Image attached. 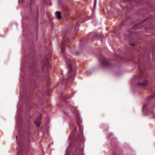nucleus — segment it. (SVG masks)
<instances>
[{
  "instance_id": "nucleus-7",
  "label": "nucleus",
  "mask_w": 155,
  "mask_h": 155,
  "mask_svg": "<svg viewBox=\"0 0 155 155\" xmlns=\"http://www.w3.org/2000/svg\"><path fill=\"white\" fill-rule=\"evenodd\" d=\"M67 45V42L66 39H64V41L61 43V53L63 54L64 52V49L66 45Z\"/></svg>"
},
{
  "instance_id": "nucleus-11",
  "label": "nucleus",
  "mask_w": 155,
  "mask_h": 155,
  "mask_svg": "<svg viewBox=\"0 0 155 155\" xmlns=\"http://www.w3.org/2000/svg\"><path fill=\"white\" fill-rule=\"evenodd\" d=\"M62 83L63 84H64V88H66L69 87L71 82H63Z\"/></svg>"
},
{
  "instance_id": "nucleus-14",
  "label": "nucleus",
  "mask_w": 155,
  "mask_h": 155,
  "mask_svg": "<svg viewBox=\"0 0 155 155\" xmlns=\"http://www.w3.org/2000/svg\"><path fill=\"white\" fill-rule=\"evenodd\" d=\"M130 45L131 46H134L136 45V44L135 43H134V42H130Z\"/></svg>"
},
{
  "instance_id": "nucleus-10",
  "label": "nucleus",
  "mask_w": 155,
  "mask_h": 155,
  "mask_svg": "<svg viewBox=\"0 0 155 155\" xmlns=\"http://www.w3.org/2000/svg\"><path fill=\"white\" fill-rule=\"evenodd\" d=\"M148 81L147 80H145L143 83L138 82V85L140 86H144L148 84Z\"/></svg>"
},
{
  "instance_id": "nucleus-15",
  "label": "nucleus",
  "mask_w": 155,
  "mask_h": 155,
  "mask_svg": "<svg viewBox=\"0 0 155 155\" xmlns=\"http://www.w3.org/2000/svg\"><path fill=\"white\" fill-rule=\"evenodd\" d=\"M143 74L142 73H141L139 77L138 78H141L143 77Z\"/></svg>"
},
{
  "instance_id": "nucleus-1",
  "label": "nucleus",
  "mask_w": 155,
  "mask_h": 155,
  "mask_svg": "<svg viewBox=\"0 0 155 155\" xmlns=\"http://www.w3.org/2000/svg\"><path fill=\"white\" fill-rule=\"evenodd\" d=\"M66 62L67 65L68 70L67 80L68 81H71L74 79V68L75 66V61L73 59L67 57L66 59Z\"/></svg>"
},
{
  "instance_id": "nucleus-2",
  "label": "nucleus",
  "mask_w": 155,
  "mask_h": 155,
  "mask_svg": "<svg viewBox=\"0 0 155 155\" xmlns=\"http://www.w3.org/2000/svg\"><path fill=\"white\" fill-rule=\"evenodd\" d=\"M77 128H75L73 132L74 135V138L75 142V146L76 147L77 150H78L79 148V146L81 142L83 141L84 137L82 135V131H81L80 133L77 134L76 136H75L76 133Z\"/></svg>"
},
{
  "instance_id": "nucleus-18",
  "label": "nucleus",
  "mask_w": 155,
  "mask_h": 155,
  "mask_svg": "<svg viewBox=\"0 0 155 155\" xmlns=\"http://www.w3.org/2000/svg\"><path fill=\"white\" fill-rule=\"evenodd\" d=\"M32 2V0H30V5H31V3Z\"/></svg>"
},
{
  "instance_id": "nucleus-19",
  "label": "nucleus",
  "mask_w": 155,
  "mask_h": 155,
  "mask_svg": "<svg viewBox=\"0 0 155 155\" xmlns=\"http://www.w3.org/2000/svg\"><path fill=\"white\" fill-rule=\"evenodd\" d=\"M151 97H155V93H153V95Z\"/></svg>"
},
{
  "instance_id": "nucleus-8",
  "label": "nucleus",
  "mask_w": 155,
  "mask_h": 155,
  "mask_svg": "<svg viewBox=\"0 0 155 155\" xmlns=\"http://www.w3.org/2000/svg\"><path fill=\"white\" fill-rule=\"evenodd\" d=\"M149 20L148 19H147L145 20H143V21H141L139 24H136L135 25L134 28H140L141 27H142L143 25V23H145V22L147 21H148Z\"/></svg>"
},
{
  "instance_id": "nucleus-13",
  "label": "nucleus",
  "mask_w": 155,
  "mask_h": 155,
  "mask_svg": "<svg viewBox=\"0 0 155 155\" xmlns=\"http://www.w3.org/2000/svg\"><path fill=\"white\" fill-rule=\"evenodd\" d=\"M49 75L48 74L47 75V77H46V79H47V85H48V81H49Z\"/></svg>"
},
{
  "instance_id": "nucleus-12",
  "label": "nucleus",
  "mask_w": 155,
  "mask_h": 155,
  "mask_svg": "<svg viewBox=\"0 0 155 155\" xmlns=\"http://www.w3.org/2000/svg\"><path fill=\"white\" fill-rule=\"evenodd\" d=\"M55 14L56 15L58 19H60L61 18V13L58 11H56L55 12Z\"/></svg>"
},
{
  "instance_id": "nucleus-17",
  "label": "nucleus",
  "mask_w": 155,
  "mask_h": 155,
  "mask_svg": "<svg viewBox=\"0 0 155 155\" xmlns=\"http://www.w3.org/2000/svg\"><path fill=\"white\" fill-rule=\"evenodd\" d=\"M141 1V0H134V2H135V3H139V1Z\"/></svg>"
},
{
  "instance_id": "nucleus-20",
  "label": "nucleus",
  "mask_w": 155,
  "mask_h": 155,
  "mask_svg": "<svg viewBox=\"0 0 155 155\" xmlns=\"http://www.w3.org/2000/svg\"><path fill=\"white\" fill-rule=\"evenodd\" d=\"M76 53L77 54H79V53L78 52H77Z\"/></svg>"
},
{
  "instance_id": "nucleus-16",
  "label": "nucleus",
  "mask_w": 155,
  "mask_h": 155,
  "mask_svg": "<svg viewBox=\"0 0 155 155\" xmlns=\"http://www.w3.org/2000/svg\"><path fill=\"white\" fill-rule=\"evenodd\" d=\"M38 13L37 12V15H36V20L37 21L38 19Z\"/></svg>"
},
{
  "instance_id": "nucleus-5",
  "label": "nucleus",
  "mask_w": 155,
  "mask_h": 155,
  "mask_svg": "<svg viewBox=\"0 0 155 155\" xmlns=\"http://www.w3.org/2000/svg\"><path fill=\"white\" fill-rule=\"evenodd\" d=\"M100 61L102 65L105 67H109L111 65V64L107 59L103 57L100 59Z\"/></svg>"
},
{
  "instance_id": "nucleus-21",
  "label": "nucleus",
  "mask_w": 155,
  "mask_h": 155,
  "mask_svg": "<svg viewBox=\"0 0 155 155\" xmlns=\"http://www.w3.org/2000/svg\"><path fill=\"white\" fill-rule=\"evenodd\" d=\"M30 9L31 10V8L30 7Z\"/></svg>"
},
{
  "instance_id": "nucleus-9",
  "label": "nucleus",
  "mask_w": 155,
  "mask_h": 155,
  "mask_svg": "<svg viewBox=\"0 0 155 155\" xmlns=\"http://www.w3.org/2000/svg\"><path fill=\"white\" fill-rule=\"evenodd\" d=\"M41 116L40 115L38 118H37L35 121V124L37 127H39L40 124V121L41 119Z\"/></svg>"
},
{
  "instance_id": "nucleus-4",
  "label": "nucleus",
  "mask_w": 155,
  "mask_h": 155,
  "mask_svg": "<svg viewBox=\"0 0 155 155\" xmlns=\"http://www.w3.org/2000/svg\"><path fill=\"white\" fill-rule=\"evenodd\" d=\"M72 111L73 113H74L76 115L77 124L78 125L80 126L81 121L79 118L78 110L76 107H73L72 108Z\"/></svg>"
},
{
  "instance_id": "nucleus-6",
  "label": "nucleus",
  "mask_w": 155,
  "mask_h": 155,
  "mask_svg": "<svg viewBox=\"0 0 155 155\" xmlns=\"http://www.w3.org/2000/svg\"><path fill=\"white\" fill-rule=\"evenodd\" d=\"M18 147L17 149L18 150V155H21V152L22 151L24 147V144L21 141H17Z\"/></svg>"
},
{
  "instance_id": "nucleus-3",
  "label": "nucleus",
  "mask_w": 155,
  "mask_h": 155,
  "mask_svg": "<svg viewBox=\"0 0 155 155\" xmlns=\"http://www.w3.org/2000/svg\"><path fill=\"white\" fill-rule=\"evenodd\" d=\"M51 57V55L49 54L48 56H46L45 57V61L43 63V69L44 70L46 69L47 71V69H48L50 67V64L48 62V60Z\"/></svg>"
}]
</instances>
